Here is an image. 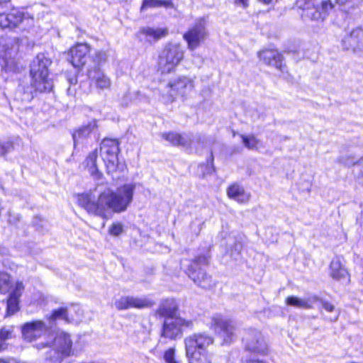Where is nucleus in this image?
<instances>
[{
	"label": "nucleus",
	"instance_id": "obj_1",
	"mask_svg": "<svg viewBox=\"0 0 363 363\" xmlns=\"http://www.w3.org/2000/svg\"><path fill=\"white\" fill-rule=\"evenodd\" d=\"M136 185L127 183L118 186L116 191L107 189L99 193L95 199L89 193L77 195V203L89 214L108 219V211L121 213L127 210L133 200Z\"/></svg>",
	"mask_w": 363,
	"mask_h": 363
},
{
	"label": "nucleus",
	"instance_id": "obj_2",
	"mask_svg": "<svg viewBox=\"0 0 363 363\" xmlns=\"http://www.w3.org/2000/svg\"><path fill=\"white\" fill-rule=\"evenodd\" d=\"M215 338L207 331L193 333L184 339L185 356L188 363H213L208 348Z\"/></svg>",
	"mask_w": 363,
	"mask_h": 363
},
{
	"label": "nucleus",
	"instance_id": "obj_3",
	"mask_svg": "<svg viewBox=\"0 0 363 363\" xmlns=\"http://www.w3.org/2000/svg\"><path fill=\"white\" fill-rule=\"evenodd\" d=\"M52 62L43 55H38L33 60L30 69V86L33 91L28 98L31 101L38 94L48 93L52 90L53 84L49 78V67Z\"/></svg>",
	"mask_w": 363,
	"mask_h": 363
},
{
	"label": "nucleus",
	"instance_id": "obj_4",
	"mask_svg": "<svg viewBox=\"0 0 363 363\" xmlns=\"http://www.w3.org/2000/svg\"><path fill=\"white\" fill-rule=\"evenodd\" d=\"M185 50L180 43H167L159 52L155 69L160 75H168L176 71L185 60Z\"/></svg>",
	"mask_w": 363,
	"mask_h": 363
},
{
	"label": "nucleus",
	"instance_id": "obj_5",
	"mask_svg": "<svg viewBox=\"0 0 363 363\" xmlns=\"http://www.w3.org/2000/svg\"><path fill=\"white\" fill-rule=\"evenodd\" d=\"M211 257L208 253L199 254L189 259L184 270L187 277L199 287L208 290L213 288L216 281L205 267L210 264Z\"/></svg>",
	"mask_w": 363,
	"mask_h": 363
},
{
	"label": "nucleus",
	"instance_id": "obj_6",
	"mask_svg": "<svg viewBox=\"0 0 363 363\" xmlns=\"http://www.w3.org/2000/svg\"><path fill=\"white\" fill-rule=\"evenodd\" d=\"M51 345L52 349L46 352L45 357L47 363H62L65 359L74 355L72 335L67 332L57 333L51 344L45 342L43 347H50Z\"/></svg>",
	"mask_w": 363,
	"mask_h": 363
},
{
	"label": "nucleus",
	"instance_id": "obj_7",
	"mask_svg": "<svg viewBox=\"0 0 363 363\" xmlns=\"http://www.w3.org/2000/svg\"><path fill=\"white\" fill-rule=\"evenodd\" d=\"M314 0H296V8L302 11L301 16L315 23H323L335 9L331 0H323L315 4Z\"/></svg>",
	"mask_w": 363,
	"mask_h": 363
},
{
	"label": "nucleus",
	"instance_id": "obj_8",
	"mask_svg": "<svg viewBox=\"0 0 363 363\" xmlns=\"http://www.w3.org/2000/svg\"><path fill=\"white\" fill-rule=\"evenodd\" d=\"M194 89L193 80L186 75H180L166 84V91L161 94L166 104L175 102L178 99H185Z\"/></svg>",
	"mask_w": 363,
	"mask_h": 363
},
{
	"label": "nucleus",
	"instance_id": "obj_9",
	"mask_svg": "<svg viewBox=\"0 0 363 363\" xmlns=\"http://www.w3.org/2000/svg\"><path fill=\"white\" fill-rule=\"evenodd\" d=\"M195 328L194 320L177 315L172 320H164L161 327L160 337L169 340L180 339L185 331Z\"/></svg>",
	"mask_w": 363,
	"mask_h": 363
},
{
	"label": "nucleus",
	"instance_id": "obj_10",
	"mask_svg": "<svg viewBox=\"0 0 363 363\" xmlns=\"http://www.w3.org/2000/svg\"><path fill=\"white\" fill-rule=\"evenodd\" d=\"M120 150V142L118 139L104 138L101 140L99 152L108 174L116 172L120 169L118 157Z\"/></svg>",
	"mask_w": 363,
	"mask_h": 363
},
{
	"label": "nucleus",
	"instance_id": "obj_11",
	"mask_svg": "<svg viewBox=\"0 0 363 363\" xmlns=\"http://www.w3.org/2000/svg\"><path fill=\"white\" fill-rule=\"evenodd\" d=\"M33 16L19 8L13 7L11 9L0 13V28L4 30H13L21 26L32 24Z\"/></svg>",
	"mask_w": 363,
	"mask_h": 363
},
{
	"label": "nucleus",
	"instance_id": "obj_12",
	"mask_svg": "<svg viewBox=\"0 0 363 363\" xmlns=\"http://www.w3.org/2000/svg\"><path fill=\"white\" fill-rule=\"evenodd\" d=\"M208 36L206 21L197 19L182 35L183 40L190 51H194L201 45Z\"/></svg>",
	"mask_w": 363,
	"mask_h": 363
},
{
	"label": "nucleus",
	"instance_id": "obj_13",
	"mask_svg": "<svg viewBox=\"0 0 363 363\" xmlns=\"http://www.w3.org/2000/svg\"><path fill=\"white\" fill-rule=\"evenodd\" d=\"M209 328L221 335L225 343L230 344L235 338L236 327L233 321L220 313L214 314L211 317Z\"/></svg>",
	"mask_w": 363,
	"mask_h": 363
},
{
	"label": "nucleus",
	"instance_id": "obj_14",
	"mask_svg": "<svg viewBox=\"0 0 363 363\" xmlns=\"http://www.w3.org/2000/svg\"><path fill=\"white\" fill-rule=\"evenodd\" d=\"M91 46L87 43H76L67 51V62L77 70H82L86 65Z\"/></svg>",
	"mask_w": 363,
	"mask_h": 363
},
{
	"label": "nucleus",
	"instance_id": "obj_15",
	"mask_svg": "<svg viewBox=\"0 0 363 363\" xmlns=\"http://www.w3.org/2000/svg\"><path fill=\"white\" fill-rule=\"evenodd\" d=\"M245 350L248 353L243 360L245 363H267L263 359L269 354L267 345L262 340L255 336L251 340L248 341L245 345Z\"/></svg>",
	"mask_w": 363,
	"mask_h": 363
},
{
	"label": "nucleus",
	"instance_id": "obj_16",
	"mask_svg": "<svg viewBox=\"0 0 363 363\" xmlns=\"http://www.w3.org/2000/svg\"><path fill=\"white\" fill-rule=\"evenodd\" d=\"M257 56L264 65L274 67L281 72L286 71L284 57L278 49L264 48L257 52Z\"/></svg>",
	"mask_w": 363,
	"mask_h": 363
},
{
	"label": "nucleus",
	"instance_id": "obj_17",
	"mask_svg": "<svg viewBox=\"0 0 363 363\" xmlns=\"http://www.w3.org/2000/svg\"><path fill=\"white\" fill-rule=\"evenodd\" d=\"M114 304L118 311H125L130 308L140 310L152 308L155 305V301L148 298L123 296L116 300Z\"/></svg>",
	"mask_w": 363,
	"mask_h": 363
},
{
	"label": "nucleus",
	"instance_id": "obj_18",
	"mask_svg": "<svg viewBox=\"0 0 363 363\" xmlns=\"http://www.w3.org/2000/svg\"><path fill=\"white\" fill-rule=\"evenodd\" d=\"M86 75L90 86H93L97 91H106L111 89V79L101 67H90L87 69Z\"/></svg>",
	"mask_w": 363,
	"mask_h": 363
},
{
	"label": "nucleus",
	"instance_id": "obj_19",
	"mask_svg": "<svg viewBox=\"0 0 363 363\" xmlns=\"http://www.w3.org/2000/svg\"><path fill=\"white\" fill-rule=\"evenodd\" d=\"M48 330V327L41 320L26 322L21 328L22 335L28 342L39 339Z\"/></svg>",
	"mask_w": 363,
	"mask_h": 363
},
{
	"label": "nucleus",
	"instance_id": "obj_20",
	"mask_svg": "<svg viewBox=\"0 0 363 363\" xmlns=\"http://www.w3.org/2000/svg\"><path fill=\"white\" fill-rule=\"evenodd\" d=\"M169 33L167 27L154 28V27H142L136 33L137 38L140 40H145L149 43H155L159 40L165 38Z\"/></svg>",
	"mask_w": 363,
	"mask_h": 363
},
{
	"label": "nucleus",
	"instance_id": "obj_21",
	"mask_svg": "<svg viewBox=\"0 0 363 363\" xmlns=\"http://www.w3.org/2000/svg\"><path fill=\"white\" fill-rule=\"evenodd\" d=\"M343 261L342 257H334L329 264V274L336 281H346V283L349 284L351 280V276L345 268Z\"/></svg>",
	"mask_w": 363,
	"mask_h": 363
},
{
	"label": "nucleus",
	"instance_id": "obj_22",
	"mask_svg": "<svg viewBox=\"0 0 363 363\" xmlns=\"http://www.w3.org/2000/svg\"><path fill=\"white\" fill-rule=\"evenodd\" d=\"M342 45L346 50L356 51L363 48V27L358 26L353 28L344 37Z\"/></svg>",
	"mask_w": 363,
	"mask_h": 363
},
{
	"label": "nucleus",
	"instance_id": "obj_23",
	"mask_svg": "<svg viewBox=\"0 0 363 363\" xmlns=\"http://www.w3.org/2000/svg\"><path fill=\"white\" fill-rule=\"evenodd\" d=\"M226 195L229 199L235 201L239 204H247L251 199L250 193L239 182H232L226 187Z\"/></svg>",
	"mask_w": 363,
	"mask_h": 363
},
{
	"label": "nucleus",
	"instance_id": "obj_24",
	"mask_svg": "<svg viewBox=\"0 0 363 363\" xmlns=\"http://www.w3.org/2000/svg\"><path fill=\"white\" fill-rule=\"evenodd\" d=\"M25 289V286L21 281H16L11 289L7 298V311L12 313L18 311L19 309L20 298Z\"/></svg>",
	"mask_w": 363,
	"mask_h": 363
},
{
	"label": "nucleus",
	"instance_id": "obj_25",
	"mask_svg": "<svg viewBox=\"0 0 363 363\" xmlns=\"http://www.w3.org/2000/svg\"><path fill=\"white\" fill-rule=\"evenodd\" d=\"M179 312L178 305L169 299L163 300L155 311V315L164 320L174 319L179 315Z\"/></svg>",
	"mask_w": 363,
	"mask_h": 363
},
{
	"label": "nucleus",
	"instance_id": "obj_26",
	"mask_svg": "<svg viewBox=\"0 0 363 363\" xmlns=\"http://www.w3.org/2000/svg\"><path fill=\"white\" fill-rule=\"evenodd\" d=\"M97 160L98 150L94 149L89 152L86 156L83 162V166L84 168L89 172L91 177L95 179L99 180L103 178V173L99 169Z\"/></svg>",
	"mask_w": 363,
	"mask_h": 363
},
{
	"label": "nucleus",
	"instance_id": "obj_27",
	"mask_svg": "<svg viewBox=\"0 0 363 363\" xmlns=\"http://www.w3.org/2000/svg\"><path fill=\"white\" fill-rule=\"evenodd\" d=\"M98 128L99 125L96 119H93L89 121L86 124H84L80 127L75 128L72 133L74 143L76 144L77 142L89 138L95 130H98Z\"/></svg>",
	"mask_w": 363,
	"mask_h": 363
},
{
	"label": "nucleus",
	"instance_id": "obj_28",
	"mask_svg": "<svg viewBox=\"0 0 363 363\" xmlns=\"http://www.w3.org/2000/svg\"><path fill=\"white\" fill-rule=\"evenodd\" d=\"M318 301H319V296L313 295L306 299H302L295 296H289L285 298L284 301L286 305L289 306L298 308L312 309L314 308V305Z\"/></svg>",
	"mask_w": 363,
	"mask_h": 363
},
{
	"label": "nucleus",
	"instance_id": "obj_29",
	"mask_svg": "<svg viewBox=\"0 0 363 363\" xmlns=\"http://www.w3.org/2000/svg\"><path fill=\"white\" fill-rule=\"evenodd\" d=\"M161 137L174 147L189 146L186 135L175 131H167L161 134Z\"/></svg>",
	"mask_w": 363,
	"mask_h": 363
},
{
	"label": "nucleus",
	"instance_id": "obj_30",
	"mask_svg": "<svg viewBox=\"0 0 363 363\" xmlns=\"http://www.w3.org/2000/svg\"><path fill=\"white\" fill-rule=\"evenodd\" d=\"M335 2L343 13L347 16H351L355 14L360 9L363 0H335Z\"/></svg>",
	"mask_w": 363,
	"mask_h": 363
},
{
	"label": "nucleus",
	"instance_id": "obj_31",
	"mask_svg": "<svg viewBox=\"0 0 363 363\" xmlns=\"http://www.w3.org/2000/svg\"><path fill=\"white\" fill-rule=\"evenodd\" d=\"M175 9L173 0H143L140 6V12L150 8Z\"/></svg>",
	"mask_w": 363,
	"mask_h": 363
},
{
	"label": "nucleus",
	"instance_id": "obj_32",
	"mask_svg": "<svg viewBox=\"0 0 363 363\" xmlns=\"http://www.w3.org/2000/svg\"><path fill=\"white\" fill-rule=\"evenodd\" d=\"M58 319H62L67 323L72 322V319L69 318L68 308L67 307H60L52 310L48 317V320L50 322H55Z\"/></svg>",
	"mask_w": 363,
	"mask_h": 363
},
{
	"label": "nucleus",
	"instance_id": "obj_33",
	"mask_svg": "<svg viewBox=\"0 0 363 363\" xmlns=\"http://www.w3.org/2000/svg\"><path fill=\"white\" fill-rule=\"evenodd\" d=\"M14 337V333L12 328H0V353L6 351L9 348L8 341Z\"/></svg>",
	"mask_w": 363,
	"mask_h": 363
},
{
	"label": "nucleus",
	"instance_id": "obj_34",
	"mask_svg": "<svg viewBox=\"0 0 363 363\" xmlns=\"http://www.w3.org/2000/svg\"><path fill=\"white\" fill-rule=\"evenodd\" d=\"M13 286V278L11 275L4 271H0V294H6Z\"/></svg>",
	"mask_w": 363,
	"mask_h": 363
},
{
	"label": "nucleus",
	"instance_id": "obj_35",
	"mask_svg": "<svg viewBox=\"0 0 363 363\" xmlns=\"http://www.w3.org/2000/svg\"><path fill=\"white\" fill-rule=\"evenodd\" d=\"M240 138L245 147L249 150H257L259 145V140L253 134L250 135H240Z\"/></svg>",
	"mask_w": 363,
	"mask_h": 363
},
{
	"label": "nucleus",
	"instance_id": "obj_36",
	"mask_svg": "<svg viewBox=\"0 0 363 363\" xmlns=\"http://www.w3.org/2000/svg\"><path fill=\"white\" fill-rule=\"evenodd\" d=\"M162 359L165 363H182V360L177 359L175 347L166 349L162 354Z\"/></svg>",
	"mask_w": 363,
	"mask_h": 363
},
{
	"label": "nucleus",
	"instance_id": "obj_37",
	"mask_svg": "<svg viewBox=\"0 0 363 363\" xmlns=\"http://www.w3.org/2000/svg\"><path fill=\"white\" fill-rule=\"evenodd\" d=\"M91 60L94 64L92 67H101L107 60V53L105 50H96Z\"/></svg>",
	"mask_w": 363,
	"mask_h": 363
},
{
	"label": "nucleus",
	"instance_id": "obj_38",
	"mask_svg": "<svg viewBox=\"0 0 363 363\" xmlns=\"http://www.w3.org/2000/svg\"><path fill=\"white\" fill-rule=\"evenodd\" d=\"M316 303H320L321 304L319 310L320 312L323 311H325L328 313H333L336 310V308L335 305L327 300H323L319 297V301H318Z\"/></svg>",
	"mask_w": 363,
	"mask_h": 363
},
{
	"label": "nucleus",
	"instance_id": "obj_39",
	"mask_svg": "<svg viewBox=\"0 0 363 363\" xmlns=\"http://www.w3.org/2000/svg\"><path fill=\"white\" fill-rule=\"evenodd\" d=\"M123 231V225L119 222L113 223L108 229V233L113 236H118Z\"/></svg>",
	"mask_w": 363,
	"mask_h": 363
},
{
	"label": "nucleus",
	"instance_id": "obj_40",
	"mask_svg": "<svg viewBox=\"0 0 363 363\" xmlns=\"http://www.w3.org/2000/svg\"><path fill=\"white\" fill-rule=\"evenodd\" d=\"M234 4L238 6H241L246 9L250 5V0H234Z\"/></svg>",
	"mask_w": 363,
	"mask_h": 363
},
{
	"label": "nucleus",
	"instance_id": "obj_41",
	"mask_svg": "<svg viewBox=\"0 0 363 363\" xmlns=\"http://www.w3.org/2000/svg\"><path fill=\"white\" fill-rule=\"evenodd\" d=\"M0 363H18L14 357H0Z\"/></svg>",
	"mask_w": 363,
	"mask_h": 363
},
{
	"label": "nucleus",
	"instance_id": "obj_42",
	"mask_svg": "<svg viewBox=\"0 0 363 363\" xmlns=\"http://www.w3.org/2000/svg\"><path fill=\"white\" fill-rule=\"evenodd\" d=\"M207 162L210 163L211 166L214 168V156L212 151H211L210 157L207 160Z\"/></svg>",
	"mask_w": 363,
	"mask_h": 363
},
{
	"label": "nucleus",
	"instance_id": "obj_43",
	"mask_svg": "<svg viewBox=\"0 0 363 363\" xmlns=\"http://www.w3.org/2000/svg\"><path fill=\"white\" fill-rule=\"evenodd\" d=\"M276 0H258V1L264 4H266V5H269L270 4H272L274 1H275Z\"/></svg>",
	"mask_w": 363,
	"mask_h": 363
}]
</instances>
